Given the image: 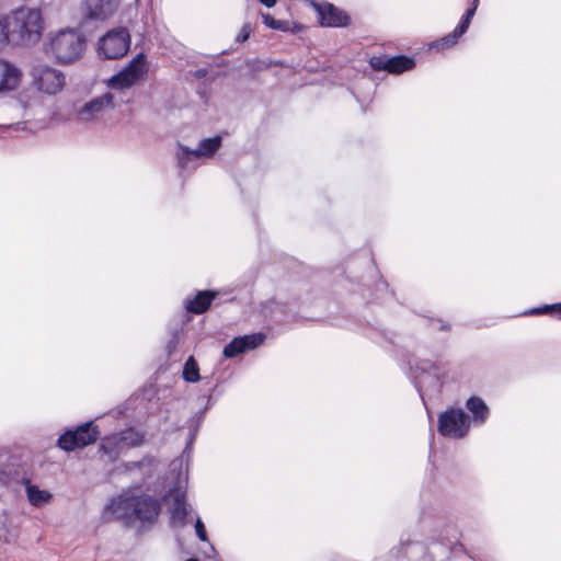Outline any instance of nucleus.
<instances>
[{"instance_id":"bb28decb","label":"nucleus","mask_w":561,"mask_h":561,"mask_svg":"<svg viewBox=\"0 0 561 561\" xmlns=\"http://www.w3.org/2000/svg\"><path fill=\"white\" fill-rule=\"evenodd\" d=\"M554 314L561 320V301L536 307L524 312V316Z\"/></svg>"},{"instance_id":"4468645a","label":"nucleus","mask_w":561,"mask_h":561,"mask_svg":"<svg viewBox=\"0 0 561 561\" xmlns=\"http://www.w3.org/2000/svg\"><path fill=\"white\" fill-rule=\"evenodd\" d=\"M266 335L262 332L233 337L224 347L222 354L226 358H233L240 354L259 347L264 343Z\"/></svg>"},{"instance_id":"2eb2a0df","label":"nucleus","mask_w":561,"mask_h":561,"mask_svg":"<svg viewBox=\"0 0 561 561\" xmlns=\"http://www.w3.org/2000/svg\"><path fill=\"white\" fill-rule=\"evenodd\" d=\"M115 95L106 92L84 103L78 111V116L83 122H91L100 114L114 108L117 104L114 101Z\"/></svg>"},{"instance_id":"393cba45","label":"nucleus","mask_w":561,"mask_h":561,"mask_svg":"<svg viewBox=\"0 0 561 561\" xmlns=\"http://www.w3.org/2000/svg\"><path fill=\"white\" fill-rule=\"evenodd\" d=\"M182 375L187 382H197L201 379L199 367L194 356L185 360Z\"/></svg>"},{"instance_id":"1a4fd4ad","label":"nucleus","mask_w":561,"mask_h":561,"mask_svg":"<svg viewBox=\"0 0 561 561\" xmlns=\"http://www.w3.org/2000/svg\"><path fill=\"white\" fill-rule=\"evenodd\" d=\"M100 432L93 421H88L75 428L67 430L57 439V446L65 451H72L95 443Z\"/></svg>"},{"instance_id":"f03ea898","label":"nucleus","mask_w":561,"mask_h":561,"mask_svg":"<svg viewBox=\"0 0 561 561\" xmlns=\"http://www.w3.org/2000/svg\"><path fill=\"white\" fill-rule=\"evenodd\" d=\"M161 508L162 503L158 497L127 490L108 500L101 519L104 523L119 520L126 527H136L140 533L153 526Z\"/></svg>"},{"instance_id":"aec40b11","label":"nucleus","mask_w":561,"mask_h":561,"mask_svg":"<svg viewBox=\"0 0 561 561\" xmlns=\"http://www.w3.org/2000/svg\"><path fill=\"white\" fill-rule=\"evenodd\" d=\"M466 409L470 412L474 425H483L490 415V409L485 401L478 396H471L466 401Z\"/></svg>"},{"instance_id":"473e14b6","label":"nucleus","mask_w":561,"mask_h":561,"mask_svg":"<svg viewBox=\"0 0 561 561\" xmlns=\"http://www.w3.org/2000/svg\"><path fill=\"white\" fill-rule=\"evenodd\" d=\"M470 23L471 21L461 18L453 32L460 38L468 31Z\"/></svg>"},{"instance_id":"39448f33","label":"nucleus","mask_w":561,"mask_h":561,"mask_svg":"<svg viewBox=\"0 0 561 561\" xmlns=\"http://www.w3.org/2000/svg\"><path fill=\"white\" fill-rule=\"evenodd\" d=\"M11 34H16L23 42H35L43 31V19L39 10L20 8L10 16Z\"/></svg>"},{"instance_id":"c756f323","label":"nucleus","mask_w":561,"mask_h":561,"mask_svg":"<svg viewBox=\"0 0 561 561\" xmlns=\"http://www.w3.org/2000/svg\"><path fill=\"white\" fill-rule=\"evenodd\" d=\"M11 34V23L10 18L5 15H0V45H3L9 42Z\"/></svg>"},{"instance_id":"cd10ccee","label":"nucleus","mask_w":561,"mask_h":561,"mask_svg":"<svg viewBox=\"0 0 561 561\" xmlns=\"http://www.w3.org/2000/svg\"><path fill=\"white\" fill-rule=\"evenodd\" d=\"M459 41V37L454 33H449L439 39L433 41L428 44V49H435L437 51L449 49L454 47Z\"/></svg>"},{"instance_id":"9b49d317","label":"nucleus","mask_w":561,"mask_h":561,"mask_svg":"<svg viewBox=\"0 0 561 561\" xmlns=\"http://www.w3.org/2000/svg\"><path fill=\"white\" fill-rule=\"evenodd\" d=\"M34 85L46 94H56L65 85L62 71L45 65L34 66L31 70Z\"/></svg>"},{"instance_id":"2f4dec72","label":"nucleus","mask_w":561,"mask_h":561,"mask_svg":"<svg viewBox=\"0 0 561 561\" xmlns=\"http://www.w3.org/2000/svg\"><path fill=\"white\" fill-rule=\"evenodd\" d=\"M195 533L201 541H208L206 527L201 517H197L195 520Z\"/></svg>"},{"instance_id":"dca6fc26","label":"nucleus","mask_w":561,"mask_h":561,"mask_svg":"<svg viewBox=\"0 0 561 561\" xmlns=\"http://www.w3.org/2000/svg\"><path fill=\"white\" fill-rule=\"evenodd\" d=\"M119 0H84L85 18L105 21L117 10Z\"/></svg>"},{"instance_id":"f257e3e1","label":"nucleus","mask_w":561,"mask_h":561,"mask_svg":"<svg viewBox=\"0 0 561 561\" xmlns=\"http://www.w3.org/2000/svg\"><path fill=\"white\" fill-rule=\"evenodd\" d=\"M420 534L402 536L399 546L393 547L388 561L407 558L410 561H454L466 556L472 561H495L486 539L481 533H460L444 514L426 511L419 522Z\"/></svg>"},{"instance_id":"58836bf2","label":"nucleus","mask_w":561,"mask_h":561,"mask_svg":"<svg viewBox=\"0 0 561 561\" xmlns=\"http://www.w3.org/2000/svg\"><path fill=\"white\" fill-rule=\"evenodd\" d=\"M183 333V328H176L171 331V339L180 341L181 335Z\"/></svg>"},{"instance_id":"72a5a7b5","label":"nucleus","mask_w":561,"mask_h":561,"mask_svg":"<svg viewBox=\"0 0 561 561\" xmlns=\"http://www.w3.org/2000/svg\"><path fill=\"white\" fill-rule=\"evenodd\" d=\"M479 3H480V0H471L469 8L465 11V13L462 14L461 18L471 21L477 12Z\"/></svg>"},{"instance_id":"b1692460","label":"nucleus","mask_w":561,"mask_h":561,"mask_svg":"<svg viewBox=\"0 0 561 561\" xmlns=\"http://www.w3.org/2000/svg\"><path fill=\"white\" fill-rule=\"evenodd\" d=\"M222 138L219 135L214 137L204 138L199 141L198 147L195 149L199 158H210L221 147Z\"/></svg>"},{"instance_id":"c9c22d12","label":"nucleus","mask_w":561,"mask_h":561,"mask_svg":"<svg viewBox=\"0 0 561 561\" xmlns=\"http://www.w3.org/2000/svg\"><path fill=\"white\" fill-rule=\"evenodd\" d=\"M187 430H188V439H187V444H186L185 450L191 448V446L193 445V443H194V440H195V438H196V436H197V434L199 432V430L196 428V426L194 427V426L188 425V424H187Z\"/></svg>"},{"instance_id":"f3484780","label":"nucleus","mask_w":561,"mask_h":561,"mask_svg":"<svg viewBox=\"0 0 561 561\" xmlns=\"http://www.w3.org/2000/svg\"><path fill=\"white\" fill-rule=\"evenodd\" d=\"M217 295L215 290H199L194 297L184 300V309L188 313L202 314L208 310Z\"/></svg>"},{"instance_id":"423d86ee","label":"nucleus","mask_w":561,"mask_h":561,"mask_svg":"<svg viewBox=\"0 0 561 561\" xmlns=\"http://www.w3.org/2000/svg\"><path fill=\"white\" fill-rule=\"evenodd\" d=\"M145 440V434L134 427L105 436L100 443V451L115 461L119 455L130 448L140 446Z\"/></svg>"},{"instance_id":"9d476101","label":"nucleus","mask_w":561,"mask_h":561,"mask_svg":"<svg viewBox=\"0 0 561 561\" xmlns=\"http://www.w3.org/2000/svg\"><path fill=\"white\" fill-rule=\"evenodd\" d=\"M148 71L146 56L140 53L129 64L124 67L119 72L108 79V87L111 89H125L129 88L139 80H141Z\"/></svg>"},{"instance_id":"c85d7f7f","label":"nucleus","mask_w":561,"mask_h":561,"mask_svg":"<svg viewBox=\"0 0 561 561\" xmlns=\"http://www.w3.org/2000/svg\"><path fill=\"white\" fill-rule=\"evenodd\" d=\"M211 405V397H208L207 404L197 411L188 421L187 424L192 426H196V428H201V425L203 424L205 420V415L209 407Z\"/></svg>"},{"instance_id":"0eeeda50","label":"nucleus","mask_w":561,"mask_h":561,"mask_svg":"<svg viewBox=\"0 0 561 561\" xmlns=\"http://www.w3.org/2000/svg\"><path fill=\"white\" fill-rule=\"evenodd\" d=\"M470 416L460 408H449L438 415L437 431L439 435L462 439L470 431Z\"/></svg>"},{"instance_id":"79ce46f5","label":"nucleus","mask_w":561,"mask_h":561,"mask_svg":"<svg viewBox=\"0 0 561 561\" xmlns=\"http://www.w3.org/2000/svg\"><path fill=\"white\" fill-rule=\"evenodd\" d=\"M185 561H199V560H198V559H196V558H190V559H187V560H185Z\"/></svg>"},{"instance_id":"f704fd0d","label":"nucleus","mask_w":561,"mask_h":561,"mask_svg":"<svg viewBox=\"0 0 561 561\" xmlns=\"http://www.w3.org/2000/svg\"><path fill=\"white\" fill-rule=\"evenodd\" d=\"M479 3H480V0H471L469 8L465 11V13L462 14L461 18L471 21L477 12Z\"/></svg>"},{"instance_id":"f8f14e48","label":"nucleus","mask_w":561,"mask_h":561,"mask_svg":"<svg viewBox=\"0 0 561 561\" xmlns=\"http://www.w3.org/2000/svg\"><path fill=\"white\" fill-rule=\"evenodd\" d=\"M369 66L375 71H387L391 75H401L415 68V59L407 55L397 56H373L369 59Z\"/></svg>"},{"instance_id":"4be33fe9","label":"nucleus","mask_w":561,"mask_h":561,"mask_svg":"<svg viewBox=\"0 0 561 561\" xmlns=\"http://www.w3.org/2000/svg\"><path fill=\"white\" fill-rule=\"evenodd\" d=\"M157 460L153 457L146 456L139 461H130L124 465L126 472L139 471L142 479L151 478L156 471Z\"/></svg>"},{"instance_id":"a19ab883","label":"nucleus","mask_w":561,"mask_h":561,"mask_svg":"<svg viewBox=\"0 0 561 561\" xmlns=\"http://www.w3.org/2000/svg\"><path fill=\"white\" fill-rule=\"evenodd\" d=\"M206 75H207V70H206V69H198V70L196 71V77H198V78H203V77H205Z\"/></svg>"},{"instance_id":"412c9836","label":"nucleus","mask_w":561,"mask_h":561,"mask_svg":"<svg viewBox=\"0 0 561 561\" xmlns=\"http://www.w3.org/2000/svg\"><path fill=\"white\" fill-rule=\"evenodd\" d=\"M25 493L27 501L34 507H42L53 500V494L49 491L39 489L28 480L25 482Z\"/></svg>"},{"instance_id":"a211bd4d","label":"nucleus","mask_w":561,"mask_h":561,"mask_svg":"<svg viewBox=\"0 0 561 561\" xmlns=\"http://www.w3.org/2000/svg\"><path fill=\"white\" fill-rule=\"evenodd\" d=\"M20 69L4 59H0V93L13 91L21 81Z\"/></svg>"},{"instance_id":"ea45409f","label":"nucleus","mask_w":561,"mask_h":561,"mask_svg":"<svg viewBox=\"0 0 561 561\" xmlns=\"http://www.w3.org/2000/svg\"><path fill=\"white\" fill-rule=\"evenodd\" d=\"M259 1L267 8H272L276 4L277 0H259Z\"/></svg>"},{"instance_id":"ddd939ff","label":"nucleus","mask_w":561,"mask_h":561,"mask_svg":"<svg viewBox=\"0 0 561 561\" xmlns=\"http://www.w3.org/2000/svg\"><path fill=\"white\" fill-rule=\"evenodd\" d=\"M320 24L325 27H345L350 24V15L330 2L313 3Z\"/></svg>"},{"instance_id":"6e6552de","label":"nucleus","mask_w":561,"mask_h":561,"mask_svg":"<svg viewBox=\"0 0 561 561\" xmlns=\"http://www.w3.org/2000/svg\"><path fill=\"white\" fill-rule=\"evenodd\" d=\"M130 47V33L119 26L107 31L99 41L98 50L104 59H118L127 54Z\"/></svg>"},{"instance_id":"20e7f679","label":"nucleus","mask_w":561,"mask_h":561,"mask_svg":"<svg viewBox=\"0 0 561 561\" xmlns=\"http://www.w3.org/2000/svg\"><path fill=\"white\" fill-rule=\"evenodd\" d=\"M414 385L423 401L435 398L439 394L443 387V377L445 371L437 363L428 359H420L414 366Z\"/></svg>"},{"instance_id":"5701e85b","label":"nucleus","mask_w":561,"mask_h":561,"mask_svg":"<svg viewBox=\"0 0 561 561\" xmlns=\"http://www.w3.org/2000/svg\"><path fill=\"white\" fill-rule=\"evenodd\" d=\"M178 165L182 171H191L197 167L196 161L199 159L195 149H190L187 146L178 145L176 152Z\"/></svg>"},{"instance_id":"a878e982","label":"nucleus","mask_w":561,"mask_h":561,"mask_svg":"<svg viewBox=\"0 0 561 561\" xmlns=\"http://www.w3.org/2000/svg\"><path fill=\"white\" fill-rule=\"evenodd\" d=\"M286 312V305L276 299L268 300L262 306V313L271 319H277L278 313L283 316Z\"/></svg>"},{"instance_id":"6ab92c4d","label":"nucleus","mask_w":561,"mask_h":561,"mask_svg":"<svg viewBox=\"0 0 561 561\" xmlns=\"http://www.w3.org/2000/svg\"><path fill=\"white\" fill-rule=\"evenodd\" d=\"M190 510L186 503V495L182 491H176L173 495V504L170 511V524L174 528H182L187 523Z\"/></svg>"},{"instance_id":"e433bc0d","label":"nucleus","mask_w":561,"mask_h":561,"mask_svg":"<svg viewBox=\"0 0 561 561\" xmlns=\"http://www.w3.org/2000/svg\"><path fill=\"white\" fill-rule=\"evenodd\" d=\"M251 28L249 25H244L241 32L237 36V42L243 43L250 37Z\"/></svg>"},{"instance_id":"7ed1b4c3","label":"nucleus","mask_w":561,"mask_h":561,"mask_svg":"<svg viewBox=\"0 0 561 561\" xmlns=\"http://www.w3.org/2000/svg\"><path fill=\"white\" fill-rule=\"evenodd\" d=\"M87 47L83 34L73 28L57 32L49 41V51L57 62L70 65L79 60Z\"/></svg>"},{"instance_id":"4c0bfd02","label":"nucleus","mask_w":561,"mask_h":561,"mask_svg":"<svg viewBox=\"0 0 561 561\" xmlns=\"http://www.w3.org/2000/svg\"><path fill=\"white\" fill-rule=\"evenodd\" d=\"M179 342L178 340H174V339H170L167 343V350L169 352V354H171L173 351H175V348L178 347L179 345Z\"/></svg>"},{"instance_id":"7c9ffc66","label":"nucleus","mask_w":561,"mask_h":561,"mask_svg":"<svg viewBox=\"0 0 561 561\" xmlns=\"http://www.w3.org/2000/svg\"><path fill=\"white\" fill-rule=\"evenodd\" d=\"M261 18L263 23L272 28V30H282L284 31L286 27V22L274 19L270 13L262 12Z\"/></svg>"}]
</instances>
